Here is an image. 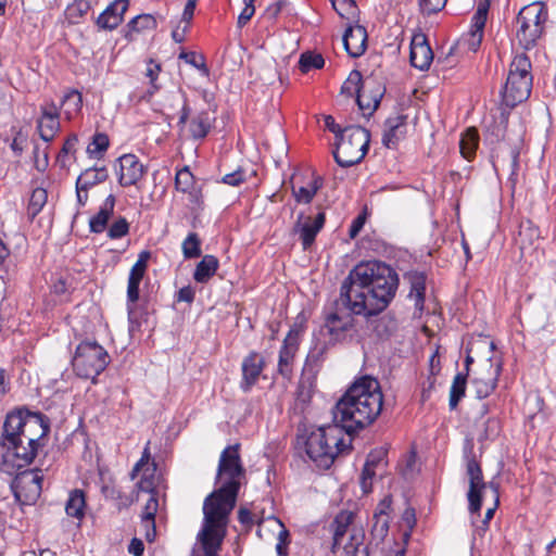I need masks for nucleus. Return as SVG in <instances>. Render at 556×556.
<instances>
[{
  "label": "nucleus",
  "instance_id": "5fc2aeb1",
  "mask_svg": "<svg viewBox=\"0 0 556 556\" xmlns=\"http://www.w3.org/2000/svg\"><path fill=\"white\" fill-rule=\"evenodd\" d=\"M467 476L469 478V486H485L482 482L480 466L475 459H470L467 463Z\"/></svg>",
  "mask_w": 556,
  "mask_h": 556
},
{
  "label": "nucleus",
  "instance_id": "f03ea898",
  "mask_svg": "<svg viewBox=\"0 0 556 556\" xmlns=\"http://www.w3.org/2000/svg\"><path fill=\"white\" fill-rule=\"evenodd\" d=\"M399 287V276L380 261L355 265L340 288V301L354 315L374 316L384 311Z\"/></svg>",
  "mask_w": 556,
  "mask_h": 556
},
{
  "label": "nucleus",
  "instance_id": "f704fd0d",
  "mask_svg": "<svg viewBox=\"0 0 556 556\" xmlns=\"http://www.w3.org/2000/svg\"><path fill=\"white\" fill-rule=\"evenodd\" d=\"M213 118L207 112H200L194 115L189 124V132L193 139H202L204 138L211 127H212Z\"/></svg>",
  "mask_w": 556,
  "mask_h": 556
},
{
  "label": "nucleus",
  "instance_id": "e2e57ef3",
  "mask_svg": "<svg viewBox=\"0 0 556 556\" xmlns=\"http://www.w3.org/2000/svg\"><path fill=\"white\" fill-rule=\"evenodd\" d=\"M244 180V174L242 170H236L230 174H226L223 177V182L230 186H238Z\"/></svg>",
  "mask_w": 556,
  "mask_h": 556
},
{
  "label": "nucleus",
  "instance_id": "5701e85b",
  "mask_svg": "<svg viewBox=\"0 0 556 556\" xmlns=\"http://www.w3.org/2000/svg\"><path fill=\"white\" fill-rule=\"evenodd\" d=\"M383 91L375 81L365 80L356 102L364 115H371L379 106Z\"/></svg>",
  "mask_w": 556,
  "mask_h": 556
},
{
  "label": "nucleus",
  "instance_id": "c03bdc74",
  "mask_svg": "<svg viewBox=\"0 0 556 556\" xmlns=\"http://www.w3.org/2000/svg\"><path fill=\"white\" fill-rule=\"evenodd\" d=\"M179 102H182V108H181V113H180V116H179L178 124L179 125H185L187 123V121H188L190 111H189V108H188V105L186 103L185 94L180 90L170 92L166 97V102L164 103V108H167L169 110H174L176 108V104H178Z\"/></svg>",
  "mask_w": 556,
  "mask_h": 556
},
{
  "label": "nucleus",
  "instance_id": "72a5a7b5",
  "mask_svg": "<svg viewBox=\"0 0 556 556\" xmlns=\"http://www.w3.org/2000/svg\"><path fill=\"white\" fill-rule=\"evenodd\" d=\"M127 33L126 37L129 40L135 39V35L146 31V30H153L156 28V20L151 14H140L136 17H134L127 25Z\"/></svg>",
  "mask_w": 556,
  "mask_h": 556
},
{
  "label": "nucleus",
  "instance_id": "20e7f679",
  "mask_svg": "<svg viewBox=\"0 0 556 556\" xmlns=\"http://www.w3.org/2000/svg\"><path fill=\"white\" fill-rule=\"evenodd\" d=\"M238 489H215L203 503V525L198 533L205 556H217L226 535Z\"/></svg>",
  "mask_w": 556,
  "mask_h": 556
},
{
  "label": "nucleus",
  "instance_id": "7c9ffc66",
  "mask_svg": "<svg viewBox=\"0 0 556 556\" xmlns=\"http://www.w3.org/2000/svg\"><path fill=\"white\" fill-rule=\"evenodd\" d=\"M219 262L214 255H204L195 266L193 279L199 283H206L216 274Z\"/></svg>",
  "mask_w": 556,
  "mask_h": 556
},
{
  "label": "nucleus",
  "instance_id": "8fccbe9b",
  "mask_svg": "<svg viewBox=\"0 0 556 556\" xmlns=\"http://www.w3.org/2000/svg\"><path fill=\"white\" fill-rule=\"evenodd\" d=\"M194 185V177L190 169L186 166L177 172L175 177V186L178 191L184 193L190 192Z\"/></svg>",
  "mask_w": 556,
  "mask_h": 556
},
{
  "label": "nucleus",
  "instance_id": "052dcab7",
  "mask_svg": "<svg viewBox=\"0 0 556 556\" xmlns=\"http://www.w3.org/2000/svg\"><path fill=\"white\" fill-rule=\"evenodd\" d=\"M34 163H35V167L40 172H43L48 167V164H49L47 151L43 150L40 155V149L38 146H35V148H34Z\"/></svg>",
  "mask_w": 556,
  "mask_h": 556
},
{
  "label": "nucleus",
  "instance_id": "37998d69",
  "mask_svg": "<svg viewBox=\"0 0 556 556\" xmlns=\"http://www.w3.org/2000/svg\"><path fill=\"white\" fill-rule=\"evenodd\" d=\"M467 372H458L453 380L450 390V407L454 409L460 399L465 395Z\"/></svg>",
  "mask_w": 556,
  "mask_h": 556
},
{
  "label": "nucleus",
  "instance_id": "58836bf2",
  "mask_svg": "<svg viewBox=\"0 0 556 556\" xmlns=\"http://www.w3.org/2000/svg\"><path fill=\"white\" fill-rule=\"evenodd\" d=\"M108 176L105 167H90L79 175L77 185H79L81 189H89L94 185L105 181Z\"/></svg>",
  "mask_w": 556,
  "mask_h": 556
},
{
  "label": "nucleus",
  "instance_id": "603ef678",
  "mask_svg": "<svg viewBox=\"0 0 556 556\" xmlns=\"http://www.w3.org/2000/svg\"><path fill=\"white\" fill-rule=\"evenodd\" d=\"M333 9L343 18H351L355 15L356 5L354 0H330Z\"/></svg>",
  "mask_w": 556,
  "mask_h": 556
},
{
  "label": "nucleus",
  "instance_id": "39448f33",
  "mask_svg": "<svg viewBox=\"0 0 556 556\" xmlns=\"http://www.w3.org/2000/svg\"><path fill=\"white\" fill-rule=\"evenodd\" d=\"M308 457L320 468H329L336 458L352 448V434L338 422L320 426L305 441Z\"/></svg>",
  "mask_w": 556,
  "mask_h": 556
},
{
  "label": "nucleus",
  "instance_id": "393cba45",
  "mask_svg": "<svg viewBox=\"0 0 556 556\" xmlns=\"http://www.w3.org/2000/svg\"><path fill=\"white\" fill-rule=\"evenodd\" d=\"M367 33L363 26L349 27L343 35V45L352 58L362 55L366 50Z\"/></svg>",
  "mask_w": 556,
  "mask_h": 556
},
{
  "label": "nucleus",
  "instance_id": "e433bc0d",
  "mask_svg": "<svg viewBox=\"0 0 556 556\" xmlns=\"http://www.w3.org/2000/svg\"><path fill=\"white\" fill-rule=\"evenodd\" d=\"M86 507L85 494L79 489H74L70 493L66 502L65 511L70 517H74L79 521L84 518Z\"/></svg>",
  "mask_w": 556,
  "mask_h": 556
},
{
  "label": "nucleus",
  "instance_id": "cd10ccee",
  "mask_svg": "<svg viewBox=\"0 0 556 556\" xmlns=\"http://www.w3.org/2000/svg\"><path fill=\"white\" fill-rule=\"evenodd\" d=\"M540 239V230L532 222L527 220L521 223L517 242L519 243L522 254L532 249H538Z\"/></svg>",
  "mask_w": 556,
  "mask_h": 556
},
{
  "label": "nucleus",
  "instance_id": "4be33fe9",
  "mask_svg": "<svg viewBox=\"0 0 556 556\" xmlns=\"http://www.w3.org/2000/svg\"><path fill=\"white\" fill-rule=\"evenodd\" d=\"M265 366V361L258 353H250L242 362V381L241 388L244 392L251 390V388L257 382L261 372Z\"/></svg>",
  "mask_w": 556,
  "mask_h": 556
},
{
  "label": "nucleus",
  "instance_id": "338daca9",
  "mask_svg": "<svg viewBox=\"0 0 556 556\" xmlns=\"http://www.w3.org/2000/svg\"><path fill=\"white\" fill-rule=\"evenodd\" d=\"M198 0H187L182 12V21L187 24L192 20Z\"/></svg>",
  "mask_w": 556,
  "mask_h": 556
},
{
  "label": "nucleus",
  "instance_id": "bf43d9fd",
  "mask_svg": "<svg viewBox=\"0 0 556 556\" xmlns=\"http://www.w3.org/2000/svg\"><path fill=\"white\" fill-rule=\"evenodd\" d=\"M129 225L125 218H119L109 228L108 236L111 239L124 237L128 232Z\"/></svg>",
  "mask_w": 556,
  "mask_h": 556
},
{
  "label": "nucleus",
  "instance_id": "473e14b6",
  "mask_svg": "<svg viewBox=\"0 0 556 556\" xmlns=\"http://www.w3.org/2000/svg\"><path fill=\"white\" fill-rule=\"evenodd\" d=\"M420 472V464L414 451L404 456L399 464V473L405 483H413Z\"/></svg>",
  "mask_w": 556,
  "mask_h": 556
},
{
  "label": "nucleus",
  "instance_id": "ddd939ff",
  "mask_svg": "<svg viewBox=\"0 0 556 556\" xmlns=\"http://www.w3.org/2000/svg\"><path fill=\"white\" fill-rule=\"evenodd\" d=\"M150 441L147 442L141 458L131 471V478L139 480L136 486H159L164 483L163 475L157 470L156 464L151 459Z\"/></svg>",
  "mask_w": 556,
  "mask_h": 556
},
{
  "label": "nucleus",
  "instance_id": "412c9836",
  "mask_svg": "<svg viewBox=\"0 0 556 556\" xmlns=\"http://www.w3.org/2000/svg\"><path fill=\"white\" fill-rule=\"evenodd\" d=\"M299 348V332L291 329L283 340V344L279 352L278 371L288 377L292 371L294 356Z\"/></svg>",
  "mask_w": 556,
  "mask_h": 556
},
{
  "label": "nucleus",
  "instance_id": "c756f323",
  "mask_svg": "<svg viewBox=\"0 0 556 556\" xmlns=\"http://www.w3.org/2000/svg\"><path fill=\"white\" fill-rule=\"evenodd\" d=\"M391 501L390 498H383L374 515V525H372V533L375 536L379 539H383L389 529V516L388 510L390 509Z\"/></svg>",
  "mask_w": 556,
  "mask_h": 556
},
{
  "label": "nucleus",
  "instance_id": "1a4fd4ad",
  "mask_svg": "<svg viewBox=\"0 0 556 556\" xmlns=\"http://www.w3.org/2000/svg\"><path fill=\"white\" fill-rule=\"evenodd\" d=\"M110 356L97 342H81L73 358L75 372L85 379L94 380L108 366Z\"/></svg>",
  "mask_w": 556,
  "mask_h": 556
},
{
  "label": "nucleus",
  "instance_id": "9d476101",
  "mask_svg": "<svg viewBox=\"0 0 556 556\" xmlns=\"http://www.w3.org/2000/svg\"><path fill=\"white\" fill-rule=\"evenodd\" d=\"M467 497L471 523L485 530L500 504L498 489H469Z\"/></svg>",
  "mask_w": 556,
  "mask_h": 556
},
{
  "label": "nucleus",
  "instance_id": "680f3d73",
  "mask_svg": "<svg viewBox=\"0 0 556 556\" xmlns=\"http://www.w3.org/2000/svg\"><path fill=\"white\" fill-rule=\"evenodd\" d=\"M141 527L144 529L146 540L153 542L156 536L155 520H141Z\"/></svg>",
  "mask_w": 556,
  "mask_h": 556
},
{
  "label": "nucleus",
  "instance_id": "6e6d98bb",
  "mask_svg": "<svg viewBox=\"0 0 556 556\" xmlns=\"http://www.w3.org/2000/svg\"><path fill=\"white\" fill-rule=\"evenodd\" d=\"M8 494H10L14 502L21 503L22 505L30 504L33 503L37 497L40 495V489H30L31 495L27 496L25 500H23V493L27 489H4Z\"/></svg>",
  "mask_w": 556,
  "mask_h": 556
},
{
  "label": "nucleus",
  "instance_id": "a878e982",
  "mask_svg": "<svg viewBox=\"0 0 556 556\" xmlns=\"http://www.w3.org/2000/svg\"><path fill=\"white\" fill-rule=\"evenodd\" d=\"M406 131V116L395 115L389 117L384 123L382 143L387 148H395Z\"/></svg>",
  "mask_w": 556,
  "mask_h": 556
},
{
  "label": "nucleus",
  "instance_id": "79ce46f5",
  "mask_svg": "<svg viewBox=\"0 0 556 556\" xmlns=\"http://www.w3.org/2000/svg\"><path fill=\"white\" fill-rule=\"evenodd\" d=\"M62 106L64 108L65 117L72 119L81 110V94L76 90L66 92L62 100Z\"/></svg>",
  "mask_w": 556,
  "mask_h": 556
},
{
  "label": "nucleus",
  "instance_id": "c85d7f7f",
  "mask_svg": "<svg viewBox=\"0 0 556 556\" xmlns=\"http://www.w3.org/2000/svg\"><path fill=\"white\" fill-rule=\"evenodd\" d=\"M114 206H115V198L113 194H110L104 200L98 214L94 215L89 222L90 230L92 232L99 233L105 229L108 220L110 219L111 215L113 214Z\"/></svg>",
  "mask_w": 556,
  "mask_h": 556
},
{
  "label": "nucleus",
  "instance_id": "49530a36",
  "mask_svg": "<svg viewBox=\"0 0 556 556\" xmlns=\"http://www.w3.org/2000/svg\"><path fill=\"white\" fill-rule=\"evenodd\" d=\"M181 250L185 258H195L202 253L201 240L195 232H190L181 243Z\"/></svg>",
  "mask_w": 556,
  "mask_h": 556
},
{
  "label": "nucleus",
  "instance_id": "9b49d317",
  "mask_svg": "<svg viewBox=\"0 0 556 556\" xmlns=\"http://www.w3.org/2000/svg\"><path fill=\"white\" fill-rule=\"evenodd\" d=\"M239 448V444L228 445L220 453L216 473L217 486H241L248 483Z\"/></svg>",
  "mask_w": 556,
  "mask_h": 556
},
{
  "label": "nucleus",
  "instance_id": "b1692460",
  "mask_svg": "<svg viewBox=\"0 0 556 556\" xmlns=\"http://www.w3.org/2000/svg\"><path fill=\"white\" fill-rule=\"evenodd\" d=\"M78 479L84 486L90 485H99L102 484L106 486L112 482L111 477L108 471H104L99 467L98 464L92 462H83L79 464L78 469Z\"/></svg>",
  "mask_w": 556,
  "mask_h": 556
},
{
  "label": "nucleus",
  "instance_id": "4468645a",
  "mask_svg": "<svg viewBox=\"0 0 556 556\" xmlns=\"http://www.w3.org/2000/svg\"><path fill=\"white\" fill-rule=\"evenodd\" d=\"M489 8V0H481L479 2L477 11L471 18L470 29L462 37L460 45L469 51L476 52L482 42Z\"/></svg>",
  "mask_w": 556,
  "mask_h": 556
},
{
  "label": "nucleus",
  "instance_id": "0eeeda50",
  "mask_svg": "<svg viewBox=\"0 0 556 556\" xmlns=\"http://www.w3.org/2000/svg\"><path fill=\"white\" fill-rule=\"evenodd\" d=\"M370 141L369 131L361 126H349L338 138L333 157L341 167L359 163L367 153Z\"/></svg>",
  "mask_w": 556,
  "mask_h": 556
},
{
  "label": "nucleus",
  "instance_id": "69168bd1",
  "mask_svg": "<svg viewBox=\"0 0 556 556\" xmlns=\"http://www.w3.org/2000/svg\"><path fill=\"white\" fill-rule=\"evenodd\" d=\"M195 292L192 287L187 286L178 291V301L191 303L194 300Z\"/></svg>",
  "mask_w": 556,
  "mask_h": 556
},
{
  "label": "nucleus",
  "instance_id": "6e6552de",
  "mask_svg": "<svg viewBox=\"0 0 556 556\" xmlns=\"http://www.w3.org/2000/svg\"><path fill=\"white\" fill-rule=\"evenodd\" d=\"M548 13L543 2H532L523 7L517 16L516 37L519 45L532 49L542 37Z\"/></svg>",
  "mask_w": 556,
  "mask_h": 556
},
{
  "label": "nucleus",
  "instance_id": "dca6fc26",
  "mask_svg": "<svg viewBox=\"0 0 556 556\" xmlns=\"http://www.w3.org/2000/svg\"><path fill=\"white\" fill-rule=\"evenodd\" d=\"M41 115L37 122L40 138L50 142L60 130V109L54 102L41 106Z\"/></svg>",
  "mask_w": 556,
  "mask_h": 556
},
{
  "label": "nucleus",
  "instance_id": "4d7b16f0",
  "mask_svg": "<svg viewBox=\"0 0 556 556\" xmlns=\"http://www.w3.org/2000/svg\"><path fill=\"white\" fill-rule=\"evenodd\" d=\"M90 8H91L90 0H75L74 3H72L67 8V12L71 17H81L88 13Z\"/></svg>",
  "mask_w": 556,
  "mask_h": 556
},
{
  "label": "nucleus",
  "instance_id": "f3484780",
  "mask_svg": "<svg viewBox=\"0 0 556 556\" xmlns=\"http://www.w3.org/2000/svg\"><path fill=\"white\" fill-rule=\"evenodd\" d=\"M325 224V214L319 213L316 217L305 216L300 214L294 225V232L300 235L304 250L309 249L314 243L317 233L321 230Z\"/></svg>",
  "mask_w": 556,
  "mask_h": 556
},
{
  "label": "nucleus",
  "instance_id": "864d4df0",
  "mask_svg": "<svg viewBox=\"0 0 556 556\" xmlns=\"http://www.w3.org/2000/svg\"><path fill=\"white\" fill-rule=\"evenodd\" d=\"M121 17H118L117 14H113V12L108 8L97 20L98 26L103 29H114L121 24Z\"/></svg>",
  "mask_w": 556,
  "mask_h": 556
},
{
  "label": "nucleus",
  "instance_id": "4c0bfd02",
  "mask_svg": "<svg viewBox=\"0 0 556 556\" xmlns=\"http://www.w3.org/2000/svg\"><path fill=\"white\" fill-rule=\"evenodd\" d=\"M321 187L323 178L320 176H314L307 186H303L298 189L292 187V193L296 202L308 204Z\"/></svg>",
  "mask_w": 556,
  "mask_h": 556
},
{
  "label": "nucleus",
  "instance_id": "0e129e2a",
  "mask_svg": "<svg viewBox=\"0 0 556 556\" xmlns=\"http://www.w3.org/2000/svg\"><path fill=\"white\" fill-rule=\"evenodd\" d=\"M128 8V0H115L111 3L108 9H110L113 14H117L121 20H123V15Z\"/></svg>",
  "mask_w": 556,
  "mask_h": 556
},
{
  "label": "nucleus",
  "instance_id": "c9c22d12",
  "mask_svg": "<svg viewBox=\"0 0 556 556\" xmlns=\"http://www.w3.org/2000/svg\"><path fill=\"white\" fill-rule=\"evenodd\" d=\"M426 291V277L422 274H415L410 277L409 298L414 301L415 308L420 314L424 311Z\"/></svg>",
  "mask_w": 556,
  "mask_h": 556
},
{
  "label": "nucleus",
  "instance_id": "de8ad7c7",
  "mask_svg": "<svg viewBox=\"0 0 556 556\" xmlns=\"http://www.w3.org/2000/svg\"><path fill=\"white\" fill-rule=\"evenodd\" d=\"M325 60L321 54L305 52L301 55L299 66L301 72L308 73L311 70H319L324 66Z\"/></svg>",
  "mask_w": 556,
  "mask_h": 556
},
{
  "label": "nucleus",
  "instance_id": "f257e3e1",
  "mask_svg": "<svg viewBox=\"0 0 556 556\" xmlns=\"http://www.w3.org/2000/svg\"><path fill=\"white\" fill-rule=\"evenodd\" d=\"M49 424L45 415L18 409L7 415L0 439V470L16 476L18 483L41 485L43 473L26 469L45 445Z\"/></svg>",
  "mask_w": 556,
  "mask_h": 556
},
{
  "label": "nucleus",
  "instance_id": "13d9d810",
  "mask_svg": "<svg viewBox=\"0 0 556 556\" xmlns=\"http://www.w3.org/2000/svg\"><path fill=\"white\" fill-rule=\"evenodd\" d=\"M447 0H419V7L424 14H433L441 11Z\"/></svg>",
  "mask_w": 556,
  "mask_h": 556
},
{
  "label": "nucleus",
  "instance_id": "2f4dec72",
  "mask_svg": "<svg viewBox=\"0 0 556 556\" xmlns=\"http://www.w3.org/2000/svg\"><path fill=\"white\" fill-rule=\"evenodd\" d=\"M353 520L354 514L350 510H342L336 516L331 523L333 532V548L339 547L342 544L343 538Z\"/></svg>",
  "mask_w": 556,
  "mask_h": 556
},
{
  "label": "nucleus",
  "instance_id": "a18cd8bd",
  "mask_svg": "<svg viewBox=\"0 0 556 556\" xmlns=\"http://www.w3.org/2000/svg\"><path fill=\"white\" fill-rule=\"evenodd\" d=\"M365 81L362 79V74L358 71H352L341 87V92L348 97H357L362 92Z\"/></svg>",
  "mask_w": 556,
  "mask_h": 556
},
{
  "label": "nucleus",
  "instance_id": "3c124183",
  "mask_svg": "<svg viewBox=\"0 0 556 556\" xmlns=\"http://www.w3.org/2000/svg\"><path fill=\"white\" fill-rule=\"evenodd\" d=\"M149 491V498L144 505L141 520H154L155 514L159 509V493L157 489H146Z\"/></svg>",
  "mask_w": 556,
  "mask_h": 556
},
{
  "label": "nucleus",
  "instance_id": "2eb2a0df",
  "mask_svg": "<svg viewBox=\"0 0 556 556\" xmlns=\"http://www.w3.org/2000/svg\"><path fill=\"white\" fill-rule=\"evenodd\" d=\"M150 258L149 251L140 252L137 262L132 265L127 286V309L132 313L139 300V285L144 276Z\"/></svg>",
  "mask_w": 556,
  "mask_h": 556
},
{
  "label": "nucleus",
  "instance_id": "6ab92c4d",
  "mask_svg": "<svg viewBox=\"0 0 556 556\" xmlns=\"http://www.w3.org/2000/svg\"><path fill=\"white\" fill-rule=\"evenodd\" d=\"M119 177L118 181L122 186L136 185L143 176L144 168L134 154H124L118 159Z\"/></svg>",
  "mask_w": 556,
  "mask_h": 556
},
{
  "label": "nucleus",
  "instance_id": "bb28decb",
  "mask_svg": "<svg viewBox=\"0 0 556 556\" xmlns=\"http://www.w3.org/2000/svg\"><path fill=\"white\" fill-rule=\"evenodd\" d=\"M488 368L489 374L486 377L480 375L472 379V387L477 397L479 399H484L490 395L497 384V378L501 372V364H496L495 367H493L492 364H488Z\"/></svg>",
  "mask_w": 556,
  "mask_h": 556
},
{
  "label": "nucleus",
  "instance_id": "7ed1b4c3",
  "mask_svg": "<svg viewBox=\"0 0 556 556\" xmlns=\"http://www.w3.org/2000/svg\"><path fill=\"white\" fill-rule=\"evenodd\" d=\"M382 408V393L379 382L371 377H363L353 383L336 404L332 414L350 434L370 425Z\"/></svg>",
  "mask_w": 556,
  "mask_h": 556
},
{
  "label": "nucleus",
  "instance_id": "774afa93",
  "mask_svg": "<svg viewBox=\"0 0 556 556\" xmlns=\"http://www.w3.org/2000/svg\"><path fill=\"white\" fill-rule=\"evenodd\" d=\"M128 551L134 556H141L144 551L142 541L139 539H132L128 546Z\"/></svg>",
  "mask_w": 556,
  "mask_h": 556
},
{
  "label": "nucleus",
  "instance_id": "a211bd4d",
  "mask_svg": "<svg viewBox=\"0 0 556 556\" xmlns=\"http://www.w3.org/2000/svg\"><path fill=\"white\" fill-rule=\"evenodd\" d=\"M353 328L354 318L351 315L330 313L325 318L324 330L329 334L330 343L344 341Z\"/></svg>",
  "mask_w": 556,
  "mask_h": 556
},
{
  "label": "nucleus",
  "instance_id": "f8f14e48",
  "mask_svg": "<svg viewBox=\"0 0 556 556\" xmlns=\"http://www.w3.org/2000/svg\"><path fill=\"white\" fill-rule=\"evenodd\" d=\"M387 450L380 447L371 451L364 465L361 484L362 486H374L375 484H386L387 477Z\"/></svg>",
  "mask_w": 556,
  "mask_h": 556
},
{
  "label": "nucleus",
  "instance_id": "aec40b11",
  "mask_svg": "<svg viewBox=\"0 0 556 556\" xmlns=\"http://www.w3.org/2000/svg\"><path fill=\"white\" fill-rule=\"evenodd\" d=\"M410 64L420 70H428L432 60L433 52L427 42L424 34H417L413 37L410 42Z\"/></svg>",
  "mask_w": 556,
  "mask_h": 556
},
{
  "label": "nucleus",
  "instance_id": "ea45409f",
  "mask_svg": "<svg viewBox=\"0 0 556 556\" xmlns=\"http://www.w3.org/2000/svg\"><path fill=\"white\" fill-rule=\"evenodd\" d=\"M479 136L478 131L475 128H468L465 134L460 138L459 149L462 155L470 161L475 154L478 147Z\"/></svg>",
  "mask_w": 556,
  "mask_h": 556
},
{
  "label": "nucleus",
  "instance_id": "09e8293b",
  "mask_svg": "<svg viewBox=\"0 0 556 556\" xmlns=\"http://www.w3.org/2000/svg\"><path fill=\"white\" fill-rule=\"evenodd\" d=\"M109 148V137L105 134L98 132L87 147V153L90 156L100 157Z\"/></svg>",
  "mask_w": 556,
  "mask_h": 556
},
{
  "label": "nucleus",
  "instance_id": "a19ab883",
  "mask_svg": "<svg viewBox=\"0 0 556 556\" xmlns=\"http://www.w3.org/2000/svg\"><path fill=\"white\" fill-rule=\"evenodd\" d=\"M48 201V192L43 188H36L33 190L28 206L27 216L29 219H34L45 207Z\"/></svg>",
  "mask_w": 556,
  "mask_h": 556
},
{
  "label": "nucleus",
  "instance_id": "423d86ee",
  "mask_svg": "<svg viewBox=\"0 0 556 556\" xmlns=\"http://www.w3.org/2000/svg\"><path fill=\"white\" fill-rule=\"evenodd\" d=\"M531 88V62L526 54H517L509 65L502 91L503 103L508 108H515L529 98Z\"/></svg>",
  "mask_w": 556,
  "mask_h": 556
}]
</instances>
